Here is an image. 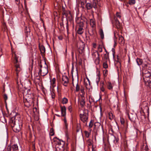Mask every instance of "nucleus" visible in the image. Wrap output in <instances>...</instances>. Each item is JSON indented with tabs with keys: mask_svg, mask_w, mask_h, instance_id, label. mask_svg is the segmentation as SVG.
Wrapping results in <instances>:
<instances>
[{
	"mask_svg": "<svg viewBox=\"0 0 151 151\" xmlns=\"http://www.w3.org/2000/svg\"><path fill=\"white\" fill-rule=\"evenodd\" d=\"M92 56L95 62L97 63H99V54L98 51H93L92 54Z\"/></svg>",
	"mask_w": 151,
	"mask_h": 151,
	"instance_id": "obj_9",
	"label": "nucleus"
},
{
	"mask_svg": "<svg viewBox=\"0 0 151 151\" xmlns=\"http://www.w3.org/2000/svg\"><path fill=\"white\" fill-rule=\"evenodd\" d=\"M79 103L80 104V105L81 107H83L84 106L85 104V101L83 97L79 101Z\"/></svg>",
	"mask_w": 151,
	"mask_h": 151,
	"instance_id": "obj_22",
	"label": "nucleus"
},
{
	"mask_svg": "<svg viewBox=\"0 0 151 151\" xmlns=\"http://www.w3.org/2000/svg\"><path fill=\"white\" fill-rule=\"evenodd\" d=\"M40 76L38 75H38L36 76V78H35V81L37 82V83H39L40 82Z\"/></svg>",
	"mask_w": 151,
	"mask_h": 151,
	"instance_id": "obj_32",
	"label": "nucleus"
},
{
	"mask_svg": "<svg viewBox=\"0 0 151 151\" xmlns=\"http://www.w3.org/2000/svg\"><path fill=\"white\" fill-rule=\"evenodd\" d=\"M34 97L32 95L28 94L23 97V102L24 106L29 107L34 103Z\"/></svg>",
	"mask_w": 151,
	"mask_h": 151,
	"instance_id": "obj_2",
	"label": "nucleus"
},
{
	"mask_svg": "<svg viewBox=\"0 0 151 151\" xmlns=\"http://www.w3.org/2000/svg\"><path fill=\"white\" fill-rule=\"evenodd\" d=\"M3 119V120H2V122L5 123L6 122V120L4 116L2 117H1L0 119L1 120V119Z\"/></svg>",
	"mask_w": 151,
	"mask_h": 151,
	"instance_id": "obj_51",
	"label": "nucleus"
},
{
	"mask_svg": "<svg viewBox=\"0 0 151 151\" xmlns=\"http://www.w3.org/2000/svg\"><path fill=\"white\" fill-rule=\"evenodd\" d=\"M64 119L63 121L65 124V135L68 139V124L67 123V121L66 118L65 116H63Z\"/></svg>",
	"mask_w": 151,
	"mask_h": 151,
	"instance_id": "obj_14",
	"label": "nucleus"
},
{
	"mask_svg": "<svg viewBox=\"0 0 151 151\" xmlns=\"http://www.w3.org/2000/svg\"><path fill=\"white\" fill-rule=\"evenodd\" d=\"M86 3H87V0H82L81 4V7L83 8H84V5L85 4H86Z\"/></svg>",
	"mask_w": 151,
	"mask_h": 151,
	"instance_id": "obj_31",
	"label": "nucleus"
},
{
	"mask_svg": "<svg viewBox=\"0 0 151 151\" xmlns=\"http://www.w3.org/2000/svg\"><path fill=\"white\" fill-rule=\"evenodd\" d=\"M80 130L81 131V129L80 128V126H79L78 125L77 127L76 132H78L80 131Z\"/></svg>",
	"mask_w": 151,
	"mask_h": 151,
	"instance_id": "obj_52",
	"label": "nucleus"
},
{
	"mask_svg": "<svg viewBox=\"0 0 151 151\" xmlns=\"http://www.w3.org/2000/svg\"><path fill=\"white\" fill-rule=\"evenodd\" d=\"M129 118L131 121L134 122L136 120V115L135 114H131L129 115Z\"/></svg>",
	"mask_w": 151,
	"mask_h": 151,
	"instance_id": "obj_21",
	"label": "nucleus"
},
{
	"mask_svg": "<svg viewBox=\"0 0 151 151\" xmlns=\"http://www.w3.org/2000/svg\"><path fill=\"white\" fill-rule=\"evenodd\" d=\"M68 102V99L65 97H64L63 99L62 103L63 104H66Z\"/></svg>",
	"mask_w": 151,
	"mask_h": 151,
	"instance_id": "obj_34",
	"label": "nucleus"
},
{
	"mask_svg": "<svg viewBox=\"0 0 151 151\" xmlns=\"http://www.w3.org/2000/svg\"><path fill=\"white\" fill-rule=\"evenodd\" d=\"M104 82L103 81L102 83L101 82L100 83V89L101 91L104 92L105 91L104 88Z\"/></svg>",
	"mask_w": 151,
	"mask_h": 151,
	"instance_id": "obj_30",
	"label": "nucleus"
},
{
	"mask_svg": "<svg viewBox=\"0 0 151 151\" xmlns=\"http://www.w3.org/2000/svg\"><path fill=\"white\" fill-rule=\"evenodd\" d=\"M4 100L6 101V100L7 99L8 97L7 95L6 94H4Z\"/></svg>",
	"mask_w": 151,
	"mask_h": 151,
	"instance_id": "obj_56",
	"label": "nucleus"
},
{
	"mask_svg": "<svg viewBox=\"0 0 151 151\" xmlns=\"http://www.w3.org/2000/svg\"><path fill=\"white\" fill-rule=\"evenodd\" d=\"M86 137L87 138H88L89 137L90 134V133L89 132H88L86 131H85L84 132Z\"/></svg>",
	"mask_w": 151,
	"mask_h": 151,
	"instance_id": "obj_39",
	"label": "nucleus"
},
{
	"mask_svg": "<svg viewBox=\"0 0 151 151\" xmlns=\"http://www.w3.org/2000/svg\"><path fill=\"white\" fill-rule=\"evenodd\" d=\"M92 120H91V121L89 123V126L90 128H91L92 127L93 125V124L92 122Z\"/></svg>",
	"mask_w": 151,
	"mask_h": 151,
	"instance_id": "obj_57",
	"label": "nucleus"
},
{
	"mask_svg": "<svg viewBox=\"0 0 151 151\" xmlns=\"http://www.w3.org/2000/svg\"><path fill=\"white\" fill-rule=\"evenodd\" d=\"M120 122L122 124L124 125L125 123V120L121 116H120Z\"/></svg>",
	"mask_w": 151,
	"mask_h": 151,
	"instance_id": "obj_37",
	"label": "nucleus"
},
{
	"mask_svg": "<svg viewBox=\"0 0 151 151\" xmlns=\"http://www.w3.org/2000/svg\"><path fill=\"white\" fill-rule=\"evenodd\" d=\"M107 88L109 90H111L112 89L113 87L112 85V84L110 82H108V84L107 85Z\"/></svg>",
	"mask_w": 151,
	"mask_h": 151,
	"instance_id": "obj_33",
	"label": "nucleus"
},
{
	"mask_svg": "<svg viewBox=\"0 0 151 151\" xmlns=\"http://www.w3.org/2000/svg\"><path fill=\"white\" fill-rule=\"evenodd\" d=\"M109 119L111 120H112L114 118V116L113 114L111 112H109Z\"/></svg>",
	"mask_w": 151,
	"mask_h": 151,
	"instance_id": "obj_35",
	"label": "nucleus"
},
{
	"mask_svg": "<svg viewBox=\"0 0 151 151\" xmlns=\"http://www.w3.org/2000/svg\"><path fill=\"white\" fill-rule=\"evenodd\" d=\"M100 34L101 36V38L103 39L104 38V34L103 30L102 29H101L100 31Z\"/></svg>",
	"mask_w": 151,
	"mask_h": 151,
	"instance_id": "obj_36",
	"label": "nucleus"
},
{
	"mask_svg": "<svg viewBox=\"0 0 151 151\" xmlns=\"http://www.w3.org/2000/svg\"><path fill=\"white\" fill-rule=\"evenodd\" d=\"M84 32V29L83 28L79 27L77 30V33L80 35L82 34Z\"/></svg>",
	"mask_w": 151,
	"mask_h": 151,
	"instance_id": "obj_28",
	"label": "nucleus"
},
{
	"mask_svg": "<svg viewBox=\"0 0 151 151\" xmlns=\"http://www.w3.org/2000/svg\"><path fill=\"white\" fill-rule=\"evenodd\" d=\"M112 140L113 141V142L115 143L116 144L118 141H119V138L118 137H116L114 136H112Z\"/></svg>",
	"mask_w": 151,
	"mask_h": 151,
	"instance_id": "obj_29",
	"label": "nucleus"
},
{
	"mask_svg": "<svg viewBox=\"0 0 151 151\" xmlns=\"http://www.w3.org/2000/svg\"><path fill=\"white\" fill-rule=\"evenodd\" d=\"M93 46L94 48H96V44L95 43H93Z\"/></svg>",
	"mask_w": 151,
	"mask_h": 151,
	"instance_id": "obj_63",
	"label": "nucleus"
},
{
	"mask_svg": "<svg viewBox=\"0 0 151 151\" xmlns=\"http://www.w3.org/2000/svg\"><path fill=\"white\" fill-rule=\"evenodd\" d=\"M25 32H26L27 34L30 32V29L29 28L26 27L25 29Z\"/></svg>",
	"mask_w": 151,
	"mask_h": 151,
	"instance_id": "obj_45",
	"label": "nucleus"
},
{
	"mask_svg": "<svg viewBox=\"0 0 151 151\" xmlns=\"http://www.w3.org/2000/svg\"><path fill=\"white\" fill-rule=\"evenodd\" d=\"M103 67L105 69L108 68V65L106 63L104 62L103 63Z\"/></svg>",
	"mask_w": 151,
	"mask_h": 151,
	"instance_id": "obj_48",
	"label": "nucleus"
},
{
	"mask_svg": "<svg viewBox=\"0 0 151 151\" xmlns=\"http://www.w3.org/2000/svg\"><path fill=\"white\" fill-rule=\"evenodd\" d=\"M14 131L16 132H19L21 130V127H20V123L19 122H16L14 126L12 127Z\"/></svg>",
	"mask_w": 151,
	"mask_h": 151,
	"instance_id": "obj_12",
	"label": "nucleus"
},
{
	"mask_svg": "<svg viewBox=\"0 0 151 151\" xmlns=\"http://www.w3.org/2000/svg\"><path fill=\"white\" fill-rule=\"evenodd\" d=\"M80 86L78 85V79L76 81V92H78L80 90Z\"/></svg>",
	"mask_w": 151,
	"mask_h": 151,
	"instance_id": "obj_27",
	"label": "nucleus"
},
{
	"mask_svg": "<svg viewBox=\"0 0 151 151\" xmlns=\"http://www.w3.org/2000/svg\"><path fill=\"white\" fill-rule=\"evenodd\" d=\"M89 34L91 36H93L96 33V28H90L88 30Z\"/></svg>",
	"mask_w": 151,
	"mask_h": 151,
	"instance_id": "obj_20",
	"label": "nucleus"
},
{
	"mask_svg": "<svg viewBox=\"0 0 151 151\" xmlns=\"http://www.w3.org/2000/svg\"><path fill=\"white\" fill-rule=\"evenodd\" d=\"M93 141L90 139H89L87 141L88 145L89 146H91L92 145V151H94V149L93 148Z\"/></svg>",
	"mask_w": 151,
	"mask_h": 151,
	"instance_id": "obj_25",
	"label": "nucleus"
},
{
	"mask_svg": "<svg viewBox=\"0 0 151 151\" xmlns=\"http://www.w3.org/2000/svg\"><path fill=\"white\" fill-rule=\"evenodd\" d=\"M56 139L59 140V141H58L57 143L58 144H57L56 145H62V141L60 139H59L58 138H57V137H56Z\"/></svg>",
	"mask_w": 151,
	"mask_h": 151,
	"instance_id": "obj_46",
	"label": "nucleus"
},
{
	"mask_svg": "<svg viewBox=\"0 0 151 151\" xmlns=\"http://www.w3.org/2000/svg\"><path fill=\"white\" fill-rule=\"evenodd\" d=\"M76 21L77 23L78 24L84 22L85 21L81 17H77L76 19Z\"/></svg>",
	"mask_w": 151,
	"mask_h": 151,
	"instance_id": "obj_26",
	"label": "nucleus"
},
{
	"mask_svg": "<svg viewBox=\"0 0 151 151\" xmlns=\"http://www.w3.org/2000/svg\"><path fill=\"white\" fill-rule=\"evenodd\" d=\"M91 28H96L95 22L93 19H91L90 20Z\"/></svg>",
	"mask_w": 151,
	"mask_h": 151,
	"instance_id": "obj_24",
	"label": "nucleus"
},
{
	"mask_svg": "<svg viewBox=\"0 0 151 151\" xmlns=\"http://www.w3.org/2000/svg\"><path fill=\"white\" fill-rule=\"evenodd\" d=\"M142 67L143 70H147L148 69L149 70V71L151 72V64L144 63L142 65Z\"/></svg>",
	"mask_w": 151,
	"mask_h": 151,
	"instance_id": "obj_15",
	"label": "nucleus"
},
{
	"mask_svg": "<svg viewBox=\"0 0 151 151\" xmlns=\"http://www.w3.org/2000/svg\"><path fill=\"white\" fill-rule=\"evenodd\" d=\"M80 90L81 91V92L82 93V95L81 97H83L84 96L83 95L85 93L84 92V88L83 87H82L81 89L80 88Z\"/></svg>",
	"mask_w": 151,
	"mask_h": 151,
	"instance_id": "obj_40",
	"label": "nucleus"
},
{
	"mask_svg": "<svg viewBox=\"0 0 151 151\" xmlns=\"http://www.w3.org/2000/svg\"><path fill=\"white\" fill-rule=\"evenodd\" d=\"M51 97L52 99H54L55 97V94L54 92H51Z\"/></svg>",
	"mask_w": 151,
	"mask_h": 151,
	"instance_id": "obj_54",
	"label": "nucleus"
},
{
	"mask_svg": "<svg viewBox=\"0 0 151 151\" xmlns=\"http://www.w3.org/2000/svg\"><path fill=\"white\" fill-rule=\"evenodd\" d=\"M89 101L90 103L92 102H95V101L94 100V99L91 96L89 97Z\"/></svg>",
	"mask_w": 151,
	"mask_h": 151,
	"instance_id": "obj_41",
	"label": "nucleus"
},
{
	"mask_svg": "<svg viewBox=\"0 0 151 151\" xmlns=\"http://www.w3.org/2000/svg\"><path fill=\"white\" fill-rule=\"evenodd\" d=\"M114 48H112V51L113 52V57H114V55H115V52H114Z\"/></svg>",
	"mask_w": 151,
	"mask_h": 151,
	"instance_id": "obj_62",
	"label": "nucleus"
},
{
	"mask_svg": "<svg viewBox=\"0 0 151 151\" xmlns=\"http://www.w3.org/2000/svg\"><path fill=\"white\" fill-rule=\"evenodd\" d=\"M62 14L63 16H65L67 21L69 20L71 21L72 20L73 17L72 15L71 14L70 11H65L64 12H62Z\"/></svg>",
	"mask_w": 151,
	"mask_h": 151,
	"instance_id": "obj_8",
	"label": "nucleus"
},
{
	"mask_svg": "<svg viewBox=\"0 0 151 151\" xmlns=\"http://www.w3.org/2000/svg\"><path fill=\"white\" fill-rule=\"evenodd\" d=\"M104 58L105 59L107 60L109 58V54L106 53L104 54Z\"/></svg>",
	"mask_w": 151,
	"mask_h": 151,
	"instance_id": "obj_44",
	"label": "nucleus"
},
{
	"mask_svg": "<svg viewBox=\"0 0 151 151\" xmlns=\"http://www.w3.org/2000/svg\"><path fill=\"white\" fill-rule=\"evenodd\" d=\"M119 40L121 43L124 42V38L122 35L119 36Z\"/></svg>",
	"mask_w": 151,
	"mask_h": 151,
	"instance_id": "obj_43",
	"label": "nucleus"
},
{
	"mask_svg": "<svg viewBox=\"0 0 151 151\" xmlns=\"http://www.w3.org/2000/svg\"><path fill=\"white\" fill-rule=\"evenodd\" d=\"M114 19L115 20L114 23L116 26V28L118 29H120L121 28V25L119 21V20L115 17H114Z\"/></svg>",
	"mask_w": 151,
	"mask_h": 151,
	"instance_id": "obj_18",
	"label": "nucleus"
},
{
	"mask_svg": "<svg viewBox=\"0 0 151 151\" xmlns=\"http://www.w3.org/2000/svg\"><path fill=\"white\" fill-rule=\"evenodd\" d=\"M39 70L38 72V75L44 76L48 73V69L47 66L46 67H43L42 68H39Z\"/></svg>",
	"mask_w": 151,
	"mask_h": 151,
	"instance_id": "obj_5",
	"label": "nucleus"
},
{
	"mask_svg": "<svg viewBox=\"0 0 151 151\" xmlns=\"http://www.w3.org/2000/svg\"><path fill=\"white\" fill-rule=\"evenodd\" d=\"M68 109V110L70 112H72V106H71V105L70 106H69Z\"/></svg>",
	"mask_w": 151,
	"mask_h": 151,
	"instance_id": "obj_55",
	"label": "nucleus"
},
{
	"mask_svg": "<svg viewBox=\"0 0 151 151\" xmlns=\"http://www.w3.org/2000/svg\"><path fill=\"white\" fill-rule=\"evenodd\" d=\"M96 5V1L94 0L91 3L87 2L86 5V7L87 10H90L93 8L96 9L97 8Z\"/></svg>",
	"mask_w": 151,
	"mask_h": 151,
	"instance_id": "obj_4",
	"label": "nucleus"
},
{
	"mask_svg": "<svg viewBox=\"0 0 151 151\" xmlns=\"http://www.w3.org/2000/svg\"><path fill=\"white\" fill-rule=\"evenodd\" d=\"M135 3V0H129V4L130 5L134 4Z\"/></svg>",
	"mask_w": 151,
	"mask_h": 151,
	"instance_id": "obj_42",
	"label": "nucleus"
},
{
	"mask_svg": "<svg viewBox=\"0 0 151 151\" xmlns=\"http://www.w3.org/2000/svg\"><path fill=\"white\" fill-rule=\"evenodd\" d=\"M55 81H56V79L55 78H53L51 81V83L53 85H53V87L54 86V84L55 83Z\"/></svg>",
	"mask_w": 151,
	"mask_h": 151,
	"instance_id": "obj_49",
	"label": "nucleus"
},
{
	"mask_svg": "<svg viewBox=\"0 0 151 151\" xmlns=\"http://www.w3.org/2000/svg\"><path fill=\"white\" fill-rule=\"evenodd\" d=\"M142 74L144 80L148 83V86L151 87V79H150V77H151V72L147 70L142 69Z\"/></svg>",
	"mask_w": 151,
	"mask_h": 151,
	"instance_id": "obj_3",
	"label": "nucleus"
},
{
	"mask_svg": "<svg viewBox=\"0 0 151 151\" xmlns=\"http://www.w3.org/2000/svg\"><path fill=\"white\" fill-rule=\"evenodd\" d=\"M80 116L81 120L83 122H87L88 118V111L86 110L83 112V114H80Z\"/></svg>",
	"mask_w": 151,
	"mask_h": 151,
	"instance_id": "obj_6",
	"label": "nucleus"
},
{
	"mask_svg": "<svg viewBox=\"0 0 151 151\" xmlns=\"http://www.w3.org/2000/svg\"><path fill=\"white\" fill-rule=\"evenodd\" d=\"M136 61L137 65L139 66L143 64V62L142 60L139 58H137L136 59Z\"/></svg>",
	"mask_w": 151,
	"mask_h": 151,
	"instance_id": "obj_23",
	"label": "nucleus"
},
{
	"mask_svg": "<svg viewBox=\"0 0 151 151\" xmlns=\"http://www.w3.org/2000/svg\"><path fill=\"white\" fill-rule=\"evenodd\" d=\"M62 145H56V151H64L65 147L64 145L65 144V142L63 141H62Z\"/></svg>",
	"mask_w": 151,
	"mask_h": 151,
	"instance_id": "obj_13",
	"label": "nucleus"
},
{
	"mask_svg": "<svg viewBox=\"0 0 151 151\" xmlns=\"http://www.w3.org/2000/svg\"><path fill=\"white\" fill-rule=\"evenodd\" d=\"M18 150V148L17 144L9 145L7 148V151H17Z\"/></svg>",
	"mask_w": 151,
	"mask_h": 151,
	"instance_id": "obj_10",
	"label": "nucleus"
},
{
	"mask_svg": "<svg viewBox=\"0 0 151 151\" xmlns=\"http://www.w3.org/2000/svg\"><path fill=\"white\" fill-rule=\"evenodd\" d=\"M18 122V121L15 120V117L14 116L10 119L9 123L12 127L14 126V125L16 124V122Z\"/></svg>",
	"mask_w": 151,
	"mask_h": 151,
	"instance_id": "obj_16",
	"label": "nucleus"
},
{
	"mask_svg": "<svg viewBox=\"0 0 151 151\" xmlns=\"http://www.w3.org/2000/svg\"><path fill=\"white\" fill-rule=\"evenodd\" d=\"M108 73V70H105L103 71L104 76L105 77H106L107 76V75Z\"/></svg>",
	"mask_w": 151,
	"mask_h": 151,
	"instance_id": "obj_47",
	"label": "nucleus"
},
{
	"mask_svg": "<svg viewBox=\"0 0 151 151\" xmlns=\"http://www.w3.org/2000/svg\"><path fill=\"white\" fill-rule=\"evenodd\" d=\"M85 23V22L84 21V22L79 23V27L83 28L84 26V23Z\"/></svg>",
	"mask_w": 151,
	"mask_h": 151,
	"instance_id": "obj_50",
	"label": "nucleus"
},
{
	"mask_svg": "<svg viewBox=\"0 0 151 151\" xmlns=\"http://www.w3.org/2000/svg\"><path fill=\"white\" fill-rule=\"evenodd\" d=\"M149 149L148 148V147L147 145H146L145 147L144 150L146 151H148V150Z\"/></svg>",
	"mask_w": 151,
	"mask_h": 151,
	"instance_id": "obj_60",
	"label": "nucleus"
},
{
	"mask_svg": "<svg viewBox=\"0 0 151 151\" xmlns=\"http://www.w3.org/2000/svg\"><path fill=\"white\" fill-rule=\"evenodd\" d=\"M77 47L78 49V52L80 54H82L84 52L85 45L83 42H78Z\"/></svg>",
	"mask_w": 151,
	"mask_h": 151,
	"instance_id": "obj_7",
	"label": "nucleus"
},
{
	"mask_svg": "<svg viewBox=\"0 0 151 151\" xmlns=\"http://www.w3.org/2000/svg\"><path fill=\"white\" fill-rule=\"evenodd\" d=\"M62 11H63V12H64L65 11H67L65 10V8L63 6L62 7Z\"/></svg>",
	"mask_w": 151,
	"mask_h": 151,
	"instance_id": "obj_64",
	"label": "nucleus"
},
{
	"mask_svg": "<svg viewBox=\"0 0 151 151\" xmlns=\"http://www.w3.org/2000/svg\"><path fill=\"white\" fill-rule=\"evenodd\" d=\"M58 39L60 40H62L63 39V37L62 36H60L58 37Z\"/></svg>",
	"mask_w": 151,
	"mask_h": 151,
	"instance_id": "obj_61",
	"label": "nucleus"
},
{
	"mask_svg": "<svg viewBox=\"0 0 151 151\" xmlns=\"http://www.w3.org/2000/svg\"><path fill=\"white\" fill-rule=\"evenodd\" d=\"M15 2L18 5L20 3L19 0H15Z\"/></svg>",
	"mask_w": 151,
	"mask_h": 151,
	"instance_id": "obj_59",
	"label": "nucleus"
},
{
	"mask_svg": "<svg viewBox=\"0 0 151 151\" xmlns=\"http://www.w3.org/2000/svg\"><path fill=\"white\" fill-rule=\"evenodd\" d=\"M61 108V116H66V108L65 106H60Z\"/></svg>",
	"mask_w": 151,
	"mask_h": 151,
	"instance_id": "obj_19",
	"label": "nucleus"
},
{
	"mask_svg": "<svg viewBox=\"0 0 151 151\" xmlns=\"http://www.w3.org/2000/svg\"><path fill=\"white\" fill-rule=\"evenodd\" d=\"M55 132L54 130L52 128H51L50 129V135L51 136H53L54 135Z\"/></svg>",
	"mask_w": 151,
	"mask_h": 151,
	"instance_id": "obj_38",
	"label": "nucleus"
},
{
	"mask_svg": "<svg viewBox=\"0 0 151 151\" xmlns=\"http://www.w3.org/2000/svg\"><path fill=\"white\" fill-rule=\"evenodd\" d=\"M39 48L42 55H45V47L42 45L39 44Z\"/></svg>",
	"mask_w": 151,
	"mask_h": 151,
	"instance_id": "obj_17",
	"label": "nucleus"
},
{
	"mask_svg": "<svg viewBox=\"0 0 151 151\" xmlns=\"http://www.w3.org/2000/svg\"><path fill=\"white\" fill-rule=\"evenodd\" d=\"M12 56L14 59V63L15 67V70L17 76L18 77L19 73L21 70L19 64V62H21V53L19 52H12Z\"/></svg>",
	"mask_w": 151,
	"mask_h": 151,
	"instance_id": "obj_1",
	"label": "nucleus"
},
{
	"mask_svg": "<svg viewBox=\"0 0 151 151\" xmlns=\"http://www.w3.org/2000/svg\"><path fill=\"white\" fill-rule=\"evenodd\" d=\"M62 83L65 86H67L69 82L68 78L66 76L63 75L62 78Z\"/></svg>",
	"mask_w": 151,
	"mask_h": 151,
	"instance_id": "obj_11",
	"label": "nucleus"
},
{
	"mask_svg": "<svg viewBox=\"0 0 151 151\" xmlns=\"http://www.w3.org/2000/svg\"><path fill=\"white\" fill-rule=\"evenodd\" d=\"M144 146V144L143 143L142 145H141V151H143L144 149L143 148V147Z\"/></svg>",
	"mask_w": 151,
	"mask_h": 151,
	"instance_id": "obj_58",
	"label": "nucleus"
},
{
	"mask_svg": "<svg viewBox=\"0 0 151 151\" xmlns=\"http://www.w3.org/2000/svg\"><path fill=\"white\" fill-rule=\"evenodd\" d=\"M116 15L117 17L119 18H121V16L119 13L117 12L116 13Z\"/></svg>",
	"mask_w": 151,
	"mask_h": 151,
	"instance_id": "obj_53",
	"label": "nucleus"
}]
</instances>
